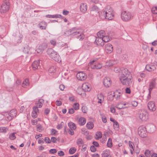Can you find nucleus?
Returning a JSON list of instances; mask_svg holds the SVG:
<instances>
[{
    "label": "nucleus",
    "instance_id": "obj_62",
    "mask_svg": "<svg viewBox=\"0 0 157 157\" xmlns=\"http://www.w3.org/2000/svg\"><path fill=\"white\" fill-rule=\"evenodd\" d=\"M74 112L75 111L74 109L73 108H71L69 109L68 113L70 114H72L73 113H74Z\"/></svg>",
    "mask_w": 157,
    "mask_h": 157
},
{
    "label": "nucleus",
    "instance_id": "obj_1",
    "mask_svg": "<svg viewBox=\"0 0 157 157\" xmlns=\"http://www.w3.org/2000/svg\"><path fill=\"white\" fill-rule=\"evenodd\" d=\"M99 17L102 19H106L112 20L114 18V12L113 9L108 6L101 11L99 14Z\"/></svg>",
    "mask_w": 157,
    "mask_h": 157
},
{
    "label": "nucleus",
    "instance_id": "obj_20",
    "mask_svg": "<svg viewBox=\"0 0 157 157\" xmlns=\"http://www.w3.org/2000/svg\"><path fill=\"white\" fill-rule=\"evenodd\" d=\"M94 62V61H93L91 63L92 65L91 66V68L93 69H99L102 67V66L101 64L97 63L94 64L93 63Z\"/></svg>",
    "mask_w": 157,
    "mask_h": 157
},
{
    "label": "nucleus",
    "instance_id": "obj_50",
    "mask_svg": "<svg viewBox=\"0 0 157 157\" xmlns=\"http://www.w3.org/2000/svg\"><path fill=\"white\" fill-rule=\"evenodd\" d=\"M59 138H58L57 139L55 137H52L51 138V142H52L55 143H56L57 142V139H58Z\"/></svg>",
    "mask_w": 157,
    "mask_h": 157
},
{
    "label": "nucleus",
    "instance_id": "obj_45",
    "mask_svg": "<svg viewBox=\"0 0 157 157\" xmlns=\"http://www.w3.org/2000/svg\"><path fill=\"white\" fill-rule=\"evenodd\" d=\"M152 12L154 14H157V7H155L152 8L151 9Z\"/></svg>",
    "mask_w": 157,
    "mask_h": 157
},
{
    "label": "nucleus",
    "instance_id": "obj_47",
    "mask_svg": "<svg viewBox=\"0 0 157 157\" xmlns=\"http://www.w3.org/2000/svg\"><path fill=\"white\" fill-rule=\"evenodd\" d=\"M82 30L79 31H77L75 33H73V34L72 35L73 36H77L78 34H79L80 33H82Z\"/></svg>",
    "mask_w": 157,
    "mask_h": 157
},
{
    "label": "nucleus",
    "instance_id": "obj_37",
    "mask_svg": "<svg viewBox=\"0 0 157 157\" xmlns=\"http://www.w3.org/2000/svg\"><path fill=\"white\" fill-rule=\"evenodd\" d=\"M124 105H123V103L121 102L119 103L118 105H117L116 108L119 109H121L128 107V106L124 107Z\"/></svg>",
    "mask_w": 157,
    "mask_h": 157
},
{
    "label": "nucleus",
    "instance_id": "obj_42",
    "mask_svg": "<svg viewBox=\"0 0 157 157\" xmlns=\"http://www.w3.org/2000/svg\"><path fill=\"white\" fill-rule=\"evenodd\" d=\"M102 39H103V41L104 42V43L108 42L110 40L109 36H104L102 38Z\"/></svg>",
    "mask_w": 157,
    "mask_h": 157
},
{
    "label": "nucleus",
    "instance_id": "obj_48",
    "mask_svg": "<svg viewBox=\"0 0 157 157\" xmlns=\"http://www.w3.org/2000/svg\"><path fill=\"white\" fill-rule=\"evenodd\" d=\"M42 106V104L41 102L38 101L36 104V106L35 107H37V109L38 108H41Z\"/></svg>",
    "mask_w": 157,
    "mask_h": 157
},
{
    "label": "nucleus",
    "instance_id": "obj_61",
    "mask_svg": "<svg viewBox=\"0 0 157 157\" xmlns=\"http://www.w3.org/2000/svg\"><path fill=\"white\" fill-rule=\"evenodd\" d=\"M51 44L55 46L56 44V41L55 40H52L50 41Z\"/></svg>",
    "mask_w": 157,
    "mask_h": 157
},
{
    "label": "nucleus",
    "instance_id": "obj_41",
    "mask_svg": "<svg viewBox=\"0 0 157 157\" xmlns=\"http://www.w3.org/2000/svg\"><path fill=\"white\" fill-rule=\"evenodd\" d=\"M113 127L114 129L116 130H117L119 128V125L117 121H115L113 123Z\"/></svg>",
    "mask_w": 157,
    "mask_h": 157
},
{
    "label": "nucleus",
    "instance_id": "obj_55",
    "mask_svg": "<svg viewBox=\"0 0 157 157\" xmlns=\"http://www.w3.org/2000/svg\"><path fill=\"white\" fill-rule=\"evenodd\" d=\"M44 141L45 142L48 144H50L51 142V140L49 137H45L44 138Z\"/></svg>",
    "mask_w": 157,
    "mask_h": 157
},
{
    "label": "nucleus",
    "instance_id": "obj_28",
    "mask_svg": "<svg viewBox=\"0 0 157 157\" xmlns=\"http://www.w3.org/2000/svg\"><path fill=\"white\" fill-rule=\"evenodd\" d=\"M97 35L98 37L102 38L105 35V32L102 30H101L97 33Z\"/></svg>",
    "mask_w": 157,
    "mask_h": 157
},
{
    "label": "nucleus",
    "instance_id": "obj_11",
    "mask_svg": "<svg viewBox=\"0 0 157 157\" xmlns=\"http://www.w3.org/2000/svg\"><path fill=\"white\" fill-rule=\"evenodd\" d=\"M99 10L98 8L96 6H93L90 10V14L93 15H97L98 14Z\"/></svg>",
    "mask_w": 157,
    "mask_h": 157
},
{
    "label": "nucleus",
    "instance_id": "obj_59",
    "mask_svg": "<svg viewBox=\"0 0 157 157\" xmlns=\"http://www.w3.org/2000/svg\"><path fill=\"white\" fill-rule=\"evenodd\" d=\"M91 151L92 152H94L96 150V148L94 145L91 146L90 148Z\"/></svg>",
    "mask_w": 157,
    "mask_h": 157
},
{
    "label": "nucleus",
    "instance_id": "obj_29",
    "mask_svg": "<svg viewBox=\"0 0 157 157\" xmlns=\"http://www.w3.org/2000/svg\"><path fill=\"white\" fill-rule=\"evenodd\" d=\"M68 125L70 128L71 129L75 130L76 129V127L75 124L72 122L69 123Z\"/></svg>",
    "mask_w": 157,
    "mask_h": 157
},
{
    "label": "nucleus",
    "instance_id": "obj_51",
    "mask_svg": "<svg viewBox=\"0 0 157 157\" xmlns=\"http://www.w3.org/2000/svg\"><path fill=\"white\" fill-rule=\"evenodd\" d=\"M114 97L113 94H110L108 96V99L109 100L111 101L113 99Z\"/></svg>",
    "mask_w": 157,
    "mask_h": 157
},
{
    "label": "nucleus",
    "instance_id": "obj_30",
    "mask_svg": "<svg viewBox=\"0 0 157 157\" xmlns=\"http://www.w3.org/2000/svg\"><path fill=\"white\" fill-rule=\"evenodd\" d=\"M98 98L99 100L98 101V103H101V101H104V98L103 94L100 93L98 95Z\"/></svg>",
    "mask_w": 157,
    "mask_h": 157
},
{
    "label": "nucleus",
    "instance_id": "obj_53",
    "mask_svg": "<svg viewBox=\"0 0 157 157\" xmlns=\"http://www.w3.org/2000/svg\"><path fill=\"white\" fill-rule=\"evenodd\" d=\"M55 69L53 67H50L48 69V71L50 73H53L55 72Z\"/></svg>",
    "mask_w": 157,
    "mask_h": 157
},
{
    "label": "nucleus",
    "instance_id": "obj_49",
    "mask_svg": "<svg viewBox=\"0 0 157 157\" xmlns=\"http://www.w3.org/2000/svg\"><path fill=\"white\" fill-rule=\"evenodd\" d=\"M37 130L39 132H40L42 130V127L40 125H38L36 126Z\"/></svg>",
    "mask_w": 157,
    "mask_h": 157
},
{
    "label": "nucleus",
    "instance_id": "obj_57",
    "mask_svg": "<svg viewBox=\"0 0 157 157\" xmlns=\"http://www.w3.org/2000/svg\"><path fill=\"white\" fill-rule=\"evenodd\" d=\"M62 17V16L61 15L56 14L55 15H52V18H60V17Z\"/></svg>",
    "mask_w": 157,
    "mask_h": 157
},
{
    "label": "nucleus",
    "instance_id": "obj_64",
    "mask_svg": "<svg viewBox=\"0 0 157 157\" xmlns=\"http://www.w3.org/2000/svg\"><path fill=\"white\" fill-rule=\"evenodd\" d=\"M122 52V49L121 48H118L117 49V53L118 54H120Z\"/></svg>",
    "mask_w": 157,
    "mask_h": 157
},
{
    "label": "nucleus",
    "instance_id": "obj_12",
    "mask_svg": "<svg viewBox=\"0 0 157 157\" xmlns=\"http://www.w3.org/2000/svg\"><path fill=\"white\" fill-rule=\"evenodd\" d=\"M103 83L105 87H108L111 85V81L110 78L105 77L104 78Z\"/></svg>",
    "mask_w": 157,
    "mask_h": 157
},
{
    "label": "nucleus",
    "instance_id": "obj_9",
    "mask_svg": "<svg viewBox=\"0 0 157 157\" xmlns=\"http://www.w3.org/2000/svg\"><path fill=\"white\" fill-rule=\"evenodd\" d=\"M76 77L78 79L81 81H83L86 79L87 76L85 73L80 72L77 74Z\"/></svg>",
    "mask_w": 157,
    "mask_h": 157
},
{
    "label": "nucleus",
    "instance_id": "obj_24",
    "mask_svg": "<svg viewBox=\"0 0 157 157\" xmlns=\"http://www.w3.org/2000/svg\"><path fill=\"white\" fill-rule=\"evenodd\" d=\"M113 94L114 97L117 100H118L120 99L121 95L122 94L121 92L117 91L115 92H114Z\"/></svg>",
    "mask_w": 157,
    "mask_h": 157
},
{
    "label": "nucleus",
    "instance_id": "obj_39",
    "mask_svg": "<svg viewBox=\"0 0 157 157\" xmlns=\"http://www.w3.org/2000/svg\"><path fill=\"white\" fill-rule=\"evenodd\" d=\"M76 143L77 144L80 146L83 144V141L81 138H79L77 140Z\"/></svg>",
    "mask_w": 157,
    "mask_h": 157
},
{
    "label": "nucleus",
    "instance_id": "obj_8",
    "mask_svg": "<svg viewBox=\"0 0 157 157\" xmlns=\"http://www.w3.org/2000/svg\"><path fill=\"white\" fill-rule=\"evenodd\" d=\"M156 86V80L155 78L153 79L149 83L148 86L149 95H150L151 91Z\"/></svg>",
    "mask_w": 157,
    "mask_h": 157
},
{
    "label": "nucleus",
    "instance_id": "obj_3",
    "mask_svg": "<svg viewBox=\"0 0 157 157\" xmlns=\"http://www.w3.org/2000/svg\"><path fill=\"white\" fill-rule=\"evenodd\" d=\"M10 3L8 0H5L1 6L0 11L4 13L8 11L9 9Z\"/></svg>",
    "mask_w": 157,
    "mask_h": 157
},
{
    "label": "nucleus",
    "instance_id": "obj_13",
    "mask_svg": "<svg viewBox=\"0 0 157 157\" xmlns=\"http://www.w3.org/2000/svg\"><path fill=\"white\" fill-rule=\"evenodd\" d=\"M105 52L107 53H110L113 51V47L110 44H108L105 46Z\"/></svg>",
    "mask_w": 157,
    "mask_h": 157
},
{
    "label": "nucleus",
    "instance_id": "obj_54",
    "mask_svg": "<svg viewBox=\"0 0 157 157\" xmlns=\"http://www.w3.org/2000/svg\"><path fill=\"white\" fill-rule=\"evenodd\" d=\"M57 131L54 129H52L51 130V133L52 135H55Z\"/></svg>",
    "mask_w": 157,
    "mask_h": 157
},
{
    "label": "nucleus",
    "instance_id": "obj_10",
    "mask_svg": "<svg viewBox=\"0 0 157 157\" xmlns=\"http://www.w3.org/2000/svg\"><path fill=\"white\" fill-rule=\"evenodd\" d=\"M147 107L149 110L151 111H155L156 109L155 102L152 101H150L148 102Z\"/></svg>",
    "mask_w": 157,
    "mask_h": 157
},
{
    "label": "nucleus",
    "instance_id": "obj_60",
    "mask_svg": "<svg viewBox=\"0 0 157 157\" xmlns=\"http://www.w3.org/2000/svg\"><path fill=\"white\" fill-rule=\"evenodd\" d=\"M138 102L136 101H133L131 102L132 105L134 107L138 105Z\"/></svg>",
    "mask_w": 157,
    "mask_h": 157
},
{
    "label": "nucleus",
    "instance_id": "obj_52",
    "mask_svg": "<svg viewBox=\"0 0 157 157\" xmlns=\"http://www.w3.org/2000/svg\"><path fill=\"white\" fill-rule=\"evenodd\" d=\"M73 106L75 110H78L79 108V104L78 103H75Z\"/></svg>",
    "mask_w": 157,
    "mask_h": 157
},
{
    "label": "nucleus",
    "instance_id": "obj_31",
    "mask_svg": "<svg viewBox=\"0 0 157 157\" xmlns=\"http://www.w3.org/2000/svg\"><path fill=\"white\" fill-rule=\"evenodd\" d=\"M17 113V112L16 110L15 109H13L11 110L9 113L10 114V116H11L13 118L14 117L16 116Z\"/></svg>",
    "mask_w": 157,
    "mask_h": 157
},
{
    "label": "nucleus",
    "instance_id": "obj_14",
    "mask_svg": "<svg viewBox=\"0 0 157 157\" xmlns=\"http://www.w3.org/2000/svg\"><path fill=\"white\" fill-rule=\"evenodd\" d=\"M87 6L86 3H82L80 6V11L83 13H85L87 10Z\"/></svg>",
    "mask_w": 157,
    "mask_h": 157
},
{
    "label": "nucleus",
    "instance_id": "obj_7",
    "mask_svg": "<svg viewBox=\"0 0 157 157\" xmlns=\"http://www.w3.org/2000/svg\"><path fill=\"white\" fill-rule=\"evenodd\" d=\"M127 78H132L130 73L127 69H124L122 70L121 73L119 77H123Z\"/></svg>",
    "mask_w": 157,
    "mask_h": 157
},
{
    "label": "nucleus",
    "instance_id": "obj_34",
    "mask_svg": "<svg viewBox=\"0 0 157 157\" xmlns=\"http://www.w3.org/2000/svg\"><path fill=\"white\" fill-rule=\"evenodd\" d=\"M85 38V35L82 33L78 34L77 36V38L79 40H82Z\"/></svg>",
    "mask_w": 157,
    "mask_h": 157
},
{
    "label": "nucleus",
    "instance_id": "obj_21",
    "mask_svg": "<svg viewBox=\"0 0 157 157\" xmlns=\"http://www.w3.org/2000/svg\"><path fill=\"white\" fill-rule=\"evenodd\" d=\"M33 111L32 112V116L33 117L35 118L37 116V113H39V109L37 107H33Z\"/></svg>",
    "mask_w": 157,
    "mask_h": 157
},
{
    "label": "nucleus",
    "instance_id": "obj_15",
    "mask_svg": "<svg viewBox=\"0 0 157 157\" xmlns=\"http://www.w3.org/2000/svg\"><path fill=\"white\" fill-rule=\"evenodd\" d=\"M81 30L76 28H73L72 29L69 30L68 31L65 32V34L68 35H71L73 34V33H75L76 31H80Z\"/></svg>",
    "mask_w": 157,
    "mask_h": 157
},
{
    "label": "nucleus",
    "instance_id": "obj_27",
    "mask_svg": "<svg viewBox=\"0 0 157 157\" xmlns=\"http://www.w3.org/2000/svg\"><path fill=\"white\" fill-rule=\"evenodd\" d=\"M78 122L80 125H83L85 124L86 120L85 118L81 117L79 119Z\"/></svg>",
    "mask_w": 157,
    "mask_h": 157
},
{
    "label": "nucleus",
    "instance_id": "obj_2",
    "mask_svg": "<svg viewBox=\"0 0 157 157\" xmlns=\"http://www.w3.org/2000/svg\"><path fill=\"white\" fill-rule=\"evenodd\" d=\"M47 52L50 57L55 61L58 62L61 61L59 55L53 49L51 48H48Z\"/></svg>",
    "mask_w": 157,
    "mask_h": 157
},
{
    "label": "nucleus",
    "instance_id": "obj_32",
    "mask_svg": "<svg viewBox=\"0 0 157 157\" xmlns=\"http://www.w3.org/2000/svg\"><path fill=\"white\" fill-rule=\"evenodd\" d=\"M139 117L142 121L145 120L146 119V114L144 113H140L139 114Z\"/></svg>",
    "mask_w": 157,
    "mask_h": 157
},
{
    "label": "nucleus",
    "instance_id": "obj_26",
    "mask_svg": "<svg viewBox=\"0 0 157 157\" xmlns=\"http://www.w3.org/2000/svg\"><path fill=\"white\" fill-rule=\"evenodd\" d=\"M4 115L5 116V119L7 121H10L13 118L12 117L10 116V114L8 113H5Z\"/></svg>",
    "mask_w": 157,
    "mask_h": 157
},
{
    "label": "nucleus",
    "instance_id": "obj_43",
    "mask_svg": "<svg viewBox=\"0 0 157 157\" xmlns=\"http://www.w3.org/2000/svg\"><path fill=\"white\" fill-rule=\"evenodd\" d=\"M15 133H13L12 134H10L9 136V138L11 140L15 139L16 138L15 136Z\"/></svg>",
    "mask_w": 157,
    "mask_h": 157
},
{
    "label": "nucleus",
    "instance_id": "obj_33",
    "mask_svg": "<svg viewBox=\"0 0 157 157\" xmlns=\"http://www.w3.org/2000/svg\"><path fill=\"white\" fill-rule=\"evenodd\" d=\"M86 126L88 129H91L93 128L94 125L92 122H89L86 124Z\"/></svg>",
    "mask_w": 157,
    "mask_h": 157
},
{
    "label": "nucleus",
    "instance_id": "obj_44",
    "mask_svg": "<svg viewBox=\"0 0 157 157\" xmlns=\"http://www.w3.org/2000/svg\"><path fill=\"white\" fill-rule=\"evenodd\" d=\"M76 151V149L75 148H71L69 150V152L71 154L74 153Z\"/></svg>",
    "mask_w": 157,
    "mask_h": 157
},
{
    "label": "nucleus",
    "instance_id": "obj_36",
    "mask_svg": "<svg viewBox=\"0 0 157 157\" xmlns=\"http://www.w3.org/2000/svg\"><path fill=\"white\" fill-rule=\"evenodd\" d=\"M102 137L101 133L100 132H97L95 136V138L96 140H99Z\"/></svg>",
    "mask_w": 157,
    "mask_h": 157
},
{
    "label": "nucleus",
    "instance_id": "obj_16",
    "mask_svg": "<svg viewBox=\"0 0 157 157\" xmlns=\"http://www.w3.org/2000/svg\"><path fill=\"white\" fill-rule=\"evenodd\" d=\"M102 38L98 37L96 38L95 42L97 45L102 46L104 45V42Z\"/></svg>",
    "mask_w": 157,
    "mask_h": 157
},
{
    "label": "nucleus",
    "instance_id": "obj_17",
    "mask_svg": "<svg viewBox=\"0 0 157 157\" xmlns=\"http://www.w3.org/2000/svg\"><path fill=\"white\" fill-rule=\"evenodd\" d=\"M40 61L39 60L34 61L32 64V69L33 70H35L37 69H38L40 67L39 65Z\"/></svg>",
    "mask_w": 157,
    "mask_h": 157
},
{
    "label": "nucleus",
    "instance_id": "obj_46",
    "mask_svg": "<svg viewBox=\"0 0 157 157\" xmlns=\"http://www.w3.org/2000/svg\"><path fill=\"white\" fill-rule=\"evenodd\" d=\"M150 151H149L148 150H146L144 154L146 157H150Z\"/></svg>",
    "mask_w": 157,
    "mask_h": 157
},
{
    "label": "nucleus",
    "instance_id": "obj_23",
    "mask_svg": "<svg viewBox=\"0 0 157 157\" xmlns=\"http://www.w3.org/2000/svg\"><path fill=\"white\" fill-rule=\"evenodd\" d=\"M145 68L148 71H151L155 70V65H147L146 66Z\"/></svg>",
    "mask_w": 157,
    "mask_h": 157
},
{
    "label": "nucleus",
    "instance_id": "obj_40",
    "mask_svg": "<svg viewBox=\"0 0 157 157\" xmlns=\"http://www.w3.org/2000/svg\"><path fill=\"white\" fill-rule=\"evenodd\" d=\"M107 145V147H111L112 146V140L111 138L109 139Z\"/></svg>",
    "mask_w": 157,
    "mask_h": 157
},
{
    "label": "nucleus",
    "instance_id": "obj_38",
    "mask_svg": "<svg viewBox=\"0 0 157 157\" xmlns=\"http://www.w3.org/2000/svg\"><path fill=\"white\" fill-rule=\"evenodd\" d=\"M29 84V80L28 79H26L23 82L22 86L24 87H25Z\"/></svg>",
    "mask_w": 157,
    "mask_h": 157
},
{
    "label": "nucleus",
    "instance_id": "obj_22",
    "mask_svg": "<svg viewBox=\"0 0 157 157\" xmlns=\"http://www.w3.org/2000/svg\"><path fill=\"white\" fill-rule=\"evenodd\" d=\"M47 45L45 44H41V45L37 49L38 51H39L40 50V51L39 52L37 51V52H42L45 49L47 48Z\"/></svg>",
    "mask_w": 157,
    "mask_h": 157
},
{
    "label": "nucleus",
    "instance_id": "obj_58",
    "mask_svg": "<svg viewBox=\"0 0 157 157\" xmlns=\"http://www.w3.org/2000/svg\"><path fill=\"white\" fill-rule=\"evenodd\" d=\"M58 155L60 156H63L64 155V152L62 151H59L58 152Z\"/></svg>",
    "mask_w": 157,
    "mask_h": 157
},
{
    "label": "nucleus",
    "instance_id": "obj_19",
    "mask_svg": "<svg viewBox=\"0 0 157 157\" xmlns=\"http://www.w3.org/2000/svg\"><path fill=\"white\" fill-rule=\"evenodd\" d=\"M47 23L44 21L40 22L38 25V27L41 29H45L47 27Z\"/></svg>",
    "mask_w": 157,
    "mask_h": 157
},
{
    "label": "nucleus",
    "instance_id": "obj_56",
    "mask_svg": "<svg viewBox=\"0 0 157 157\" xmlns=\"http://www.w3.org/2000/svg\"><path fill=\"white\" fill-rule=\"evenodd\" d=\"M57 152V150L55 149H52L49 150V152L52 154H54L56 153Z\"/></svg>",
    "mask_w": 157,
    "mask_h": 157
},
{
    "label": "nucleus",
    "instance_id": "obj_4",
    "mask_svg": "<svg viewBox=\"0 0 157 157\" xmlns=\"http://www.w3.org/2000/svg\"><path fill=\"white\" fill-rule=\"evenodd\" d=\"M121 18L122 19L125 21H127L130 20L131 17V13L126 11H124L121 13Z\"/></svg>",
    "mask_w": 157,
    "mask_h": 157
},
{
    "label": "nucleus",
    "instance_id": "obj_63",
    "mask_svg": "<svg viewBox=\"0 0 157 157\" xmlns=\"http://www.w3.org/2000/svg\"><path fill=\"white\" fill-rule=\"evenodd\" d=\"M50 110L48 108L45 109L44 110V113L46 115H48L50 112Z\"/></svg>",
    "mask_w": 157,
    "mask_h": 157
},
{
    "label": "nucleus",
    "instance_id": "obj_6",
    "mask_svg": "<svg viewBox=\"0 0 157 157\" xmlns=\"http://www.w3.org/2000/svg\"><path fill=\"white\" fill-rule=\"evenodd\" d=\"M138 134L142 138L146 137L147 136L146 128L144 126L140 127L138 130Z\"/></svg>",
    "mask_w": 157,
    "mask_h": 157
},
{
    "label": "nucleus",
    "instance_id": "obj_25",
    "mask_svg": "<svg viewBox=\"0 0 157 157\" xmlns=\"http://www.w3.org/2000/svg\"><path fill=\"white\" fill-rule=\"evenodd\" d=\"M110 152L109 150H106L104 151L102 154V157H111L110 155Z\"/></svg>",
    "mask_w": 157,
    "mask_h": 157
},
{
    "label": "nucleus",
    "instance_id": "obj_35",
    "mask_svg": "<svg viewBox=\"0 0 157 157\" xmlns=\"http://www.w3.org/2000/svg\"><path fill=\"white\" fill-rule=\"evenodd\" d=\"M8 129L6 127H0V132L5 133L8 130Z\"/></svg>",
    "mask_w": 157,
    "mask_h": 157
},
{
    "label": "nucleus",
    "instance_id": "obj_18",
    "mask_svg": "<svg viewBox=\"0 0 157 157\" xmlns=\"http://www.w3.org/2000/svg\"><path fill=\"white\" fill-rule=\"evenodd\" d=\"M82 89L84 91H89L91 89L90 86L88 83H84L82 86Z\"/></svg>",
    "mask_w": 157,
    "mask_h": 157
},
{
    "label": "nucleus",
    "instance_id": "obj_5",
    "mask_svg": "<svg viewBox=\"0 0 157 157\" xmlns=\"http://www.w3.org/2000/svg\"><path fill=\"white\" fill-rule=\"evenodd\" d=\"M121 83L124 85L128 86L131 84L132 78H125L124 77H119Z\"/></svg>",
    "mask_w": 157,
    "mask_h": 157
}]
</instances>
